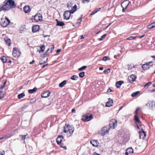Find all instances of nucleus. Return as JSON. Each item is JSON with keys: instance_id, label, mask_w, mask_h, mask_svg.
<instances>
[{"instance_id": "5", "label": "nucleus", "mask_w": 155, "mask_h": 155, "mask_svg": "<svg viewBox=\"0 0 155 155\" xmlns=\"http://www.w3.org/2000/svg\"><path fill=\"white\" fill-rule=\"evenodd\" d=\"M152 62L150 61L146 64H144L142 65V68L144 70H146L148 69L150 67L153 65Z\"/></svg>"}, {"instance_id": "44", "label": "nucleus", "mask_w": 155, "mask_h": 155, "mask_svg": "<svg viewBox=\"0 0 155 155\" xmlns=\"http://www.w3.org/2000/svg\"><path fill=\"white\" fill-rule=\"evenodd\" d=\"M60 146L61 147L63 148L64 149L66 150L67 149V147L66 146H64V144L62 143H61L60 144Z\"/></svg>"}, {"instance_id": "16", "label": "nucleus", "mask_w": 155, "mask_h": 155, "mask_svg": "<svg viewBox=\"0 0 155 155\" xmlns=\"http://www.w3.org/2000/svg\"><path fill=\"white\" fill-rule=\"evenodd\" d=\"M40 27L38 25H35L32 26V31L33 32H35L37 31L39 29Z\"/></svg>"}, {"instance_id": "18", "label": "nucleus", "mask_w": 155, "mask_h": 155, "mask_svg": "<svg viewBox=\"0 0 155 155\" xmlns=\"http://www.w3.org/2000/svg\"><path fill=\"white\" fill-rule=\"evenodd\" d=\"M63 139V136L61 135L57 137L56 139V141L57 143L58 144H60V143H61V142Z\"/></svg>"}, {"instance_id": "15", "label": "nucleus", "mask_w": 155, "mask_h": 155, "mask_svg": "<svg viewBox=\"0 0 155 155\" xmlns=\"http://www.w3.org/2000/svg\"><path fill=\"white\" fill-rule=\"evenodd\" d=\"M50 92L49 91H47L42 94L41 96L43 98L47 97L50 95Z\"/></svg>"}, {"instance_id": "24", "label": "nucleus", "mask_w": 155, "mask_h": 155, "mask_svg": "<svg viewBox=\"0 0 155 155\" xmlns=\"http://www.w3.org/2000/svg\"><path fill=\"white\" fill-rule=\"evenodd\" d=\"M147 27L148 29H151L155 27V22L148 25Z\"/></svg>"}, {"instance_id": "34", "label": "nucleus", "mask_w": 155, "mask_h": 155, "mask_svg": "<svg viewBox=\"0 0 155 155\" xmlns=\"http://www.w3.org/2000/svg\"><path fill=\"white\" fill-rule=\"evenodd\" d=\"M78 78V76L76 75L72 76L71 78V79L73 80H76Z\"/></svg>"}, {"instance_id": "59", "label": "nucleus", "mask_w": 155, "mask_h": 155, "mask_svg": "<svg viewBox=\"0 0 155 155\" xmlns=\"http://www.w3.org/2000/svg\"><path fill=\"white\" fill-rule=\"evenodd\" d=\"M111 23H110L108 25H107L106 27L105 28H104V29H106L108 27L111 25Z\"/></svg>"}, {"instance_id": "27", "label": "nucleus", "mask_w": 155, "mask_h": 155, "mask_svg": "<svg viewBox=\"0 0 155 155\" xmlns=\"http://www.w3.org/2000/svg\"><path fill=\"white\" fill-rule=\"evenodd\" d=\"M77 8V6L76 5H75L71 9L70 11L71 12V13L73 14L76 10Z\"/></svg>"}, {"instance_id": "3", "label": "nucleus", "mask_w": 155, "mask_h": 155, "mask_svg": "<svg viewBox=\"0 0 155 155\" xmlns=\"http://www.w3.org/2000/svg\"><path fill=\"white\" fill-rule=\"evenodd\" d=\"M93 117L91 114H87L82 116V120L85 121H88L93 119Z\"/></svg>"}, {"instance_id": "28", "label": "nucleus", "mask_w": 155, "mask_h": 155, "mask_svg": "<svg viewBox=\"0 0 155 155\" xmlns=\"http://www.w3.org/2000/svg\"><path fill=\"white\" fill-rule=\"evenodd\" d=\"M37 90V88L36 87H34L32 89H30L28 90V92L31 94H32L35 92Z\"/></svg>"}, {"instance_id": "50", "label": "nucleus", "mask_w": 155, "mask_h": 155, "mask_svg": "<svg viewBox=\"0 0 155 155\" xmlns=\"http://www.w3.org/2000/svg\"><path fill=\"white\" fill-rule=\"evenodd\" d=\"M27 135L28 134L25 135H21L22 139L25 140V139Z\"/></svg>"}, {"instance_id": "7", "label": "nucleus", "mask_w": 155, "mask_h": 155, "mask_svg": "<svg viewBox=\"0 0 155 155\" xmlns=\"http://www.w3.org/2000/svg\"><path fill=\"white\" fill-rule=\"evenodd\" d=\"M71 14L72 13H71V12L70 11H65L63 15L64 19L66 20L69 19Z\"/></svg>"}, {"instance_id": "8", "label": "nucleus", "mask_w": 155, "mask_h": 155, "mask_svg": "<svg viewBox=\"0 0 155 155\" xmlns=\"http://www.w3.org/2000/svg\"><path fill=\"white\" fill-rule=\"evenodd\" d=\"M34 19L36 21L38 22L42 20V16L40 14H37L34 16Z\"/></svg>"}, {"instance_id": "43", "label": "nucleus", "mask_w": 155, "mask_h": 155, "mask_svg": "<svg viewBox=\"0 0 155 155\" xmlns=\"http://www.w3.org/2000/svg\"><path fill=\"white\" fill-rule=\"evenodd\" d=\"M36 101V99L35 98H34L31 99L30 102L31 103L33 104L35 103Z\"/></svg>"}, {"instance_id": "52", "label": "nucleus", "mask_w": 155, "mask_h": 155, "mask_svg": "<svg viewBox=\"0 0 155 155\" xmlns=\"http://www.w3.org/2000/svg\"><path fill=\"white\" fill-rule=\"evenodd\" d=\"M82 17L80 18L77 20V23H80L82 20Z\"/></svg>"}, {"instance_id": "31", "label": "nucleus", "mask_w": 155, "mask_h": 155, "mask_svg": "<svg viewBox=\"0 0 155 155\" xmlns=\"http://www.w3.org/2000/svg\"><path fill=\"white\" fill-rule=\"evenodd\" d=\"M66 81L65 80H64L62 82L59 84V86L60 87H63L64 85L66 84Z\"/></svg>"}, {"instance_id": "39", "label": "nucleus", "mask_w": 155, "mask_h": 155, "mask_svg": "<svg viewBox=\"0 0 155 155\" xmlns=\"http://www.w3.org/2000/svg\"><path fill=\"white\" fill-rule=\"evenodd\" d=\"M1 60L4 63H5L7 62V59L5 56H3L1 58Z\"/></svg>"}, {"instance_id": "47", "label": "nucleus", "mask_w": 155, "mask_h": 155, "mask_svg": "<svg viewBox=\"0 0 155 155\" xmlns=\"http://www.w3.org/2000/svg\"><path fill=\"white\" fill-rule=\"evenodd\" d=\"M135 38V37L133 36H130L129 38L126 39L127 40H131L132 39H134Z\"/></svg>"}, {"instance_id": "19", "label": "nucleus", "mask_w": 155, "mask_h": 155, "mask_svg": "<svg viewBox=\"0 0 155 155\" xmlns=\"http://www.w3.org/2000/svg\"><path fill=\"white\" fill-rule=\"evenodd\" d=\"M155 104L154 102L150 101L146 104V106H147L149 108L151 109L153 108V105Z\"/></svg>"}, {"instance_id": "45", "label": "nucleus", "mask_w": 155, "mask_h": 155, "mask_svg": "<svg viewBox=\"0 0 155 155\" xmlns=\"http://www.w3.org/2000/svg\"><path fill=\"white\" fill-rule=\"evenodd\" d=\"M152 84V83L151 82H149L148 83H147L144 86V87H149V86H150V85H151Z\"/></svg>"}, {"instance_id": "49", "label": "nucleus", "mask_w": 155, "mask_h": 155, "mask_svg": "<svg viewBox=\"0 0 155 155\" xmlns=\"http://www.w3.org/2000/svg\"><path fill=\"white\" fill-rule=\"evenodd\" d=\"M104 72L105 74H106L110 72V69H107V70L104 71Z\"/></svg>"}, {"instance_id": "25", "label": "nucleus", "mask_w": 155, "mask_h": 155, "mask_svg": "<svg viewBox=\"0 0 155 155\" xmlns=\"http://www.w3.org/2000/svg\"><path fill=\"white\" fill-rule=\"evenodd\" d=\"M126 152H127L128 153H134V150L131 147L128 148L126 150Z\"/></svg>"}, {"instance_id": "40", "label": "nucleus", "mask_w": 155, "mask_h": 155, "mask_svg": "<svg viewBox=\"0 0 155 155\" xmlns=\"http://www.w3.org/2000/svg\"><path fill=\"white\" fill-rule=\"evenodd\" d=\"M87 67L86 66H84L82 67L81 68H79L78 70L80 71H82L84 69H85Z\"/></svg>"}, {"instance_id": "20", "label": "nucleus", "mask_w": 155, "mask_h": 155, "mask_svg": "<svg viewBox=\"0 0 155 155\" xmlns=\"http://www.w3.org/2000/svg\"><path fill=\"white\" fill-rule=\"evenodd\" d=\"M23 10L25 13H28L30 11L31 8L29 6H25L24 7Z\"/></svg>"}, {"instance_id": "61", "label": "nucleus", "mask_w": 155, "mask_h": 155, "mask_svg": "<svg viewBox=\"0 0 155 155\" xmlns=\"http://www.w3.org/2000/svg\"><path fill=\"white\" fill-rule=\"evenodd\" d=\"M85 35H82L81 36V39H82L84 38Z\"/></svg>"}, {"instance_id": "22", "label": "nucleus", "mask_w": 155, "mask_h": 155, "mask_svg": "<svg viewBox=\"0 0 155 155\" xmlns=\"http://www.w3.org/2000/svg\"><path fill=\"white\" fill-rule=\"evenodd\" d=\"M4 41L6 45L8 46H10L11 45V40L10 39L7 38L6 37L4 38Z\"/></svg>"}, {"instance_id": "6", "label": "nucleus", "mask_w": 155, "mask_h": 155, "mask_svg": "<svg viewBox=\"0 0 155 155\" xmlns=\"http://www.w3.org/2000/svg\"><path fill=\"white\" fill-rule=\"evenodd\" d=\"M13 55L15 57H18L20 55V52L18 51V48H14L13 49Z\"/></svg>"}, {"instance_id": "14", "label": "nucleus", "mask_w": 155, "mask_h": 155, "mask_svg": "<svg viewBox=\"0 0 155 155\" xmlns=\"http://www.w3.org/2000/svg\"><path fill=\"white\" fill-rule=\"evenodd\" d=\"M90 143L94 147H97L98 146L99 143L97 140H92L90 141Z\"/></svg>"}, {"instance_id": "13", "label": "nucleus", "mask_w": 155, "mask_h": 155, "mask_svg": "<svg viewBox=\"0 0 155 155\" xmlns=\"http://www.w3.org/2000/svg\"><path fill=\"white\" fill-rule=\"evenodd\" d=\"M137 77L134 75L132 74L128 77L129 81L131 83L135 81Z\"/></svg>"}, {"instance_id": "11", "label": "nucleus", "mask_w": 155, "mask_h": 155, "mask_svg": "<svg viewBox=\"0 0 155 155\" xmlns=\"http://www.w3.org/2000/svg\"><path fill=\"white\" fill-rule=\"evenodd\" d=\"M109 130V129L108 128H107L106 127H104L102 128L101 129V134L102 136L104 135L106 133H107L108 130Z\"/></svg>"}, {"instance_id": "17", "label": "nucleus", "mask_w": 155, "mask_h": 155, "mask_svg": "<svg viewBox=\"0 0 155 155\" xmlns=\"http://www.w3.org/2000/svg\"><path fill=\"white\" fill-rule=\"evenodd\" d=\"M129 3V2L128 1L126 0L124 1L121 4V5L122 7L126 8L127 7Z\"/></svg>"}, {"instance_id": "46", "label": "nucleus", "mask_w": 155, "mask_h": 155, "mask_svg": "<svg viewBox=\"0 0 155 155\" xmlns=\"http://www.w3.org/2000/svg\"><path fill=\"white\" fill-rule=\"evenodd\" d=\"M5 154V152L4 151L0 150V155H4Z\"/></svg>"}, {"instance_id": "23", "label": "nucleus", "mask_w": 155, "mask_h": 155, "mask_svg": "<svg viewBox=\"0 0 155 155\" xmlns=\"http://www.w3.org/2000/svg\"><path fill=\"white\" fill-rule=\"evenodd\" d=\"M124 83V82L123 81H118L116 83V86L117 87L119 88Z\"/></svg>"}, {"instance_id": "4", "label": "nucleus", "mask_w": 155, "mask_h": 155, "mask_svg": "<svg viewBox=\"0 0 155 155\" xmlns=\"http://www.w3.org/2000/svg\"><path fill=\"white\" fill-rule=\"evenodd\" d=\"M117 121L115 119H112L109 123L110 128L112 129L115 128L117 126Z\"/></svg>"}, {"instance_id": "10", "label": "nucleus", "mask_w": 155, "mask_h": 155, "mask_svg": "<svg viewBox=\"0 0 155 155\" xmlns=\"http://www.w3.org/2000/svg\"><path fill=\"white\" fill-rule=\"evenodd\" d=\"M146 136V133L143 129H141L140 131L139 138L144 139Z\"/></svg>"}, {"instance_id": "1", "label": "nucleus", "mask_w": 155, "mask_h": 155, "mask_svg": "<svg viewBox=\"0 0 155 155\" xmlns=\"http://www.w3.org/2000/svg\"><path fill=\"white\" fill-rule=\"evenodd\" d=\"M10 23V20L6 17L5 19L1 18V25L3 27H7Z\"/></svg>"}, {"instance_id": "33", "label": "nucleus", "mask_w": 155, "mask_h": 155, "mask_svg": "<svg viewBox=\"0 0 155 155\" xmlns=\"http://www.w3.org/2000/svg\"><path fill=\"white\" fill-rule=\"evenodd\" d=\"M139 93L140 92L139 91H137L132 93L131 95V96L133 97H134L137 96Z\"/></svg>"}, {"instance_id": "36", "label": "nucleus", "mask_w": 155, "mask_h": 155, "mask_svg": "<svg viewBox=\"0 0 155 155\" xmlns=\"http://www.w3.org/2000/svg\"><path fill=\"white\" fill-rule=\"evenodd\" d=\"M25 96V94L24 93H21L19 94L18 95V97L19 99H21V98H23Z\"/></svg>"}, {"instance_id": "58", "label": "nucleus", "mask_w": 155, "mask_h": 155, "mask_svg": "<svg viewBox=\"0 0 155 155\" xmlns=\"http://www.w3.org/2000/svg\"><path fill=\"white\" fill-rule=\"evenodd\" d=\"M61 49H58L56 51L57 53H58L60 52H61Z\"/></svg>"}, {"instance_id": "12", "label": "nucleus", "mask_w": 155, "mask_h": 155, "mask_svg": "<svg viewBox=\"0 0 155 155\" xmlns=\"http://www.w3.org/2000/svg\"><path fill=\"white\" fill-rule=\"evenodd\" d=\"M7 2L8 4L9 3V4L10 5V6L11 7V8H15L16 6L15 4V3L14 1L12 0H5Z\"/></svg>"}, {"instance_id": "30", "label": "nucleus", "mask_w": 155, "mask_h": 155, "mask_svg": "<svg viewBox=\"0 0 155 155\" xmlns=\"http://www.w3.org/2000/svg\"><path fill=\"white\" fill-rule=\"evenodd\" d=\"M64 25L65 24L63 22L59 21L57 23L56 25L61 26H64Z\"/></svg>"}, {"instance_id": "60", "label": "nucleus", "mask_w": 155, "mask_h": 155, "mask_svg": "<svg viewBox=\"0 0 155 155\" xmlns=\"http://www.w3.org/2000/svg\"><path fill=\"white\" fill-rule=\"evenodd\" d=\"M144 35H140V36H139V38H143L144 36Z\"/></svg>"}, {"instance_id": "9", "label": "nucleus", "mask_w": 155, "mask_h": 155, "mask_svg": "<svg viewBox=\"0 0 155 155\" xmlns=\"http://www.w3.org/2000/svg\"><path fill=\"white\" fill-rule=\"evenodd\" d=\"M4 10H8L11 8V7L10 5H8L7 1L5 0L4 2V5L3 6Z\"/></svg>"}, {"instance_id": "42", "label": "nucleus", "mask_w": 155, "mask_h": 155, "mask_svg": "<svg viewBox=\"0 0 155 155\" xmlns=\"http://www.w3.org/2000/svg\"><path fill=\"white\" fill-rule=\"evenodd\" d=\"M41 50L39 51V52H43L45 49V46L44 45H43L42 46L40 47Z\"/></svg>"}, {"instance_id": "41", "label": "nucleus", "mask_w": 155, "mask_h": 155, "mask_svg": "<svg viewBox=\"0 0 155 155\" xmlns=\"http://www.w3.org/2000/svg\"><path fill=\"white\" fill-rule=\"evenodd\" d=\"M106 35V34H104L101 37V38L98 39V40L100 41L102 40L105 38Z\"/></svg>"}, {"instance_id": "56", "label": "nucleus", "mask_w": 155, "mask_h": 155, "mask_svg": "<svg viewBox=\"0 0 155 155\" xmlns=\"http://www.w3.org/2000/svg\"><path fill=\"white\" fill-rule=\"evenodd\" d=\"M6 81H5L4 83H2L1 84H2V85L4 86V87H5V86L6 84Z\"/></svg>"}, {"instance_id": "54", "label": "nucleus", "mask_w": 155, "mask_h": 155, "mask_svg": "<svg viewBox=\"0 0 155 155\" xmlns=\"http://www.w3.org/2000/svg\"><path fill=\"white\" fill-rule=\"evenodd\" d=\"M4 88V86L2 85L1 84H0V91L2 90Z\"/></svg>"}, {"instance_id": "38", "label": "nucleus", "mask_w": 155, "mask_h": 155, "mask_svg": "<svg viewBox=\"0 0 155 155\" xmlns=\"http://www.w3.org/2000/svg\"><path fill=\"white\" fill-rule=\"evenodd\" d=\"M5 96V94L1 91H0V99L3 98Z\"/></svg>"}, {"instance_id": "35", "label": "nucleus", "mask_w": 155, "mask_h": 155, "mask_svg": "<svg viewBox=\"0 0 155 155\" xmlns=\"http://www.w3.org/2000/svg\"><path fill=\"white\" fill-rule=\"evenodd\" d=\"M134 118L135 120L137 122V123H141V122L139 120V119L137 115H135L134 116Z\"/></svg>"}, {"instance_id": "32", "label": "nucleus", "mask_w": 155, "mask_h": 155, "mask_svg": "<svg viewBox=\"0 0 155 155\" xmlns=\"http://www.w3.org/2000/svg\"><path fill=\"white\" fill-rule=\"evenodd\" d=\"M101 9V8H98L96 9H95L94 11H93L92 13L90 15H94L99 10Z\"/></svg>"}, {"instance_id": "29", "label": "nucleus", "mask_w": 155, "mask_h": 155, "mask_svg": "<svg viewBox=\"0 0 155 155\" xmlns=\"http://www.w3.org/2000/svg\"><path fill=\"white\" fill-rule=\"evenodd\" d=\"M12 135H13V134H8L6 135H5L3 137H2L1 138H0V140L4 138H6L7 139L8 138H9L12 136Z\"/></svg>"}, {"instance_id": "21", "label": "nucleus", "mask_w": 155, "mask_h": 155, "mask_svg": "<svg viewBox=\"0 0 155 155\" xmlns=\"http://www.w3.org/2000/svg\"><path fill=\"white\" fill-rule=\"evenodd\" d=\"M113 103V100L110 98L108 99V101L106 103V106L110 107L111 106Z\"/></svg>"}, {"instance_id": "37", "label": "nucleus", "mask_w": 155, "mask_h": 155, "mask_svg": "<svg viewBox=\"0 0 155 155\" xmlns=\"http://www.w3.org/2000/svg\"><path fill=\"white\" fill-rule=\"evenodd\" d=\"M85 75V72H80L79 74V76L81 78L83 77Z\"/></svg>"}, {"instance_id": "2", "label": "nucleus", "mask_w": 155, "mask_h": 155, "mask_svg": "<svg viewBox=\"0 0 155 155\" xmlns=\"http://www.w3.org/2000/svg\"><path fill=\"white\" fill-rule=\"evenodd\" d=\"M74 130V128L73 127H71L69 125H65L64 127V132L67 133L69 132L71 134H72Z\"/></svg>"}, {"instance_id": "63", "label": "nucleus", "mask_w": 155, "mask_h": 155, "mask_svg": "<svg viewBox=\"0 0 155 155\" xmlns=\"http://www.w3.org/2000/svg\"><path fill=\"white\" fill-rule=\"evenodd\" d=\"M34 61H35L34 60H33L30 63V64H33L34 63Z\"/></svg>"}, {"instance_id": "57", "label": "nucleus", "mask_w": 155, "mask_h": 155, "mask_svg": "<svg viewBox=\"0 0 155 155\" xmlns=\"http://www.w3.org/2000/svg\"><path fill=\"white\" fill-rule=\"evenodd\" d=\"M4 10L3 6L0 7V11Z\"/></svg>"}, {"instance_id": "55", "label": "nucleus", "mask_w": 155, "mask_h": 155, "mask_svg": "<svg viewBox=\"0 0 155 155\" xmlns=\"http://www.w3.org/2000/svg\"><path fill=\"white\" fill-rule=\"evenodd\" d=\"M112 90L110 88H109L107 90V92L108 93H110L112 91Z\"/></svg>"}, {"instance_id": "62", "label": "nucleus", "mask_w": 155, "mask_h": 155, "mask_svg": "<svg viewBox=\"0 0 155 155\" xmlns=\"http://www.w3.org/2000/svg\"><path fill=\"white\" fill-rule=\"evenodd\" d=\"M92 155H100V154H97L96 153H94Z\"/></svg>"}, {"instance_id": "26", "label": "nucleus", "mask_w": 155, "mask_h": 155, "mask_svg": "<svg viewBox=\"0 0 155 155\" xmlns=\"http://www.w3.org/2000/svg\"><path fill=\"white\" fill-rule=\"evenodd\" d=\"M54 49V46L52 45V47H51L50 48H48V50L47 51L46 53V54H49V53H50L52 52L53 50Z\"/></svg>"}, {"instance_id": "53", "label": "nucleus", "mask_w": 155, "mask_h": 155, "mask_svg": "<svg viewBox=\"0 0 155 155\" xmlns=\"http://www.w3.org/2000/svg\"><path fill=\"white\" fill-rule=\"evenodd\" d=\"M72 6V4L71 3H68V4H67V7L68 8H69L70 7H71V6Z\"/></svg>"}, {"instance_id": "48", "label": "nucleus", "mask_w": 155, "mask_h": 155, "mask_svg": "<svg viewBox=\"0 0 155 155\" xmlns=\"http://www.w3.org/2000/svg\"><path fill=\"white\" fill-rule=\"evenodd\" d=\"M108 58L107 56H105L103 57V60L104 61H106L108 59Z\"/></svg>"}, {"instance_id": "64", "label": "nucleus", "mask_w": 155, "mask_h": 155, "mask_svg": "<svg viewBox=\"0 0 155 155\" xmlns=\"http://www.w3.org/2000/svg\"><path fill=\"white\" fill-rule=\"evenodd\" d=\"M75 109H73L72 110H71V111H72V113H74V112H75Z\"/></svg>"}, {"instance_id": "51", "label": "nucleus", "mask_w": 155, "mask_h": 155, "mask_svg": "<svg viewBox=\"0 0 155 155\" xmlns=\"http://www.w3.org/2000/svg\"><path fill=\"white\" fill-rule=\"evenodd\" d=\"M128 66H129V67L128 68L129 70L131 69L132 68H134V66H132L131 65H128Z\"/></svg>"}]
</instances>
